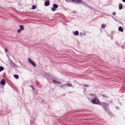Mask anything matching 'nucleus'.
<instances>
[{
    "label": "nucleus",
    "mask_w": 125,
    "mask_h": 125,
    "mask_svg": "<svg viewBox=\"0 0 125 125\" xmlns=\"http://www.w3.org/2000/svg\"><path fill=\"white\" fill-rule=\"evenodd\" d=\"M92 101L93 104H98L99 103V100L97 98H95L93 99Z\"/></svg>",
    "instance_id": "f257e3e1"
},
{
    "label": "nucleus",
    "mask_w": 125,
    "mask_h": 125,
    "mask_svg": "<svg viewBox=\"0 0 125 125\" xmlns=\"http://www.w3.org/2000/svg\"><path fill=\"white\" fill-rule=\"evenodd\" d=\"M67 2H70V0H71L76 3H81L82 2V0H65Z\"/></svg>",
    "instance_id": "f03ea898"
},
{
    "label": "nucleus",
    "mask_w": 125,
    "mask_h": 125,
    "mask_svg": "<svg viewBox=\"0 0 125 125\" xmlns=\"http://www.w3.org/2000/svg\"><path fill=\"white\" fill-rule=\"evenodd\" d=\"M28 60L29 61V62L31 63V64L34 67H36V65L35 63L32 60H31L29 58H28Z\"/></svg>",
    "instance_id": "7ed1b4c3"
},
{
    "label": "nucleus",
    "mask_w": 125,
    "mask_h": 125,
    "mask_svg": "<svg viewBox=\"0 0 125 125\" xmlns=\"http://www.w3.org/2000/svg\"><path fill=\"white\" fill-rule=\"evenodd\" d=\"M53 7H52V10L53 11H54L56 10V9L58 7V5L56 4H54L53 5Z\"/></svg>",
    "instance_id": "20e7f679"
},
{
    "label": "nucleus",
    "mask_w": 125,
    "mask_h": 125,
    "mask_svg": "<svg viewBox=\"0 0 125 125\" xmlns=\"http://www.w3.org/2000/svg\"><path fill=\"white\" fill-rule=\"evenodd\" d=\"M52 83H57L58 84H62V83L61 82L55 80L53 81H52Z\"/></svg>",
    "instance_id": "39448f33"
},
{
    "label": "nucleus",
    "mask_w": 125,
    "mask_h": 125,
    "mask_svg": "<svg viewBox=\"0 0 125 125\" xmlns=\"http://www.w3.org/2000/svg\"><path fill=\"white\" fill-rule=\"evenodd\" d=\"M50 2L49 1H47L45 2V5L46 6H48L50 5Z\"/></svg>",
    "instance_id": "423d86ee"
},
{
    "label": "nucleus",
    "mask_w": 125,
    "mask_h": 125,
    "mask_svg": "<svg viewBox=\"0 0 125 125\" xmlns=\"http://www.w3.org/2000/svg\"><path fill=\"white\" fill-rule=\"evenodd\" d=\"M63 85H65V86L68 87H73L72 85L71 84L69 83H66L65 84H63Z\"/></svg>",
    "instance_id": "0eeeda50"
},
{
    "label": "nucleus",
    "mask_w": 125,
    "mask_h": 125,
    "mask_svg": "<svg viewBox=\"0 0 125 125\" xmlns=\"http://www.w3.org/2000/svg\"><path fill=\"white\" fill-rule=\"evenodd\" d=\"M118 30L121 32H123V28L121 27H119L118 28Z\"/></svg>",
    "instance_id": "6e6552de"
},
{
    "label": "nucleus",
    "mask_w": 125,
    "mask_h": 125,
    "mask_svg": "<svg viewBox=\"0 0 125 125\" xmlns=\"http://www.w3.org/2000/svg\"><path fill=\"white\" fill-rule=\"evenodd\" d=\"M0 83L3 85H4L5 83V80L3 79L2 80L1 82Z\"/></svg>",
    "instance_id": "1a4fd4ad"
},
{
    "label": "nucleus",
    "mask_w": 125,
    "mask_h": 125,
    "mask_svg": "<svg viewBox=\"0 0 125 125\" xmlns=\"http://www.w3.org/2000/svg\"><path fill=\"white\" fill-rule=\"evenodd\" d=\"M123 6L122 4H120L119 5V10H121L123 9Z\"/></svg>",
    "instance_id": "9d476101"
},
{
    "label": "nucleus",
    "mask_w": 125,
    "mask_h": 125,
    "mask_svg": "<svg viewBox=\"0 0 125 125\" xmlns=\"http://www.w3.org/2000/svg\"><path fill=\"white\" fill-rule=\"evenodd\" d=\"M101 105L102 106L104 107L105 106H106L107 105L106 104L104 103H103L101 104Z\"/></svg>",
    "instance_id": "9b49d317"
},
{
    "label": "nucleus",
    "mask_w": 125,
    "mask_h": 125,
    "mask_svg": "<svg viewBox=\"0 0 125 125\" xmlns=\"http://www.w3.org/2000/svg\"><path fill=\"white\" fill-rule=\"evenodd\" d=\"M78 34V32L77 31H76L75 32H73V34L75 35H77Z\"/></svg>",
    "instance_id": "f8f14e48"
},
{
    "label": "nucleus",
    "mask_w": 125,
    "mask_h": 125,
    "mask_svg": "<svg viewBox=\"0 0 125 125\" xmlns=\"http://www.w3.org/2000/svg\"><path fill=\"white\" fill-rule=\"evenodd\" d=\"M23 26L21 25H20V29L21 31L23 30H24V28L23 27Z\"/></svg>",
    "instance_id": "ddd939ff"
},
{
    "label": "nucleus",
    "mask_w": 125,
    "mask_h": 125,
    "mask_svg": "<svg viewBox=\"0 0 125 125\" xmlns=\"http://www.w3.org/2000/svg\"><path fill=\"white\" fill-rule=\"evenodd\" d=\"M14 77L16 79H18L19 78V76L17 75H14Z\"/></svg>",
    "instance_id": "4468645a"
},
{
    "label": "nucleus",
    "mask_w": 125,
    "mask_h": 125,
    "mask_svg": "<svg viewBox=\"0 0 125 125\" xmlns=\"http://www.w3.org/2000/svg\"><path fill=\"white\" fill-rule=\"evenodd\" d=\"M106 25L103 24L102 25L101 27L102 28H104L106 27Z\"/></svg>",
    "instance_id": "2eb2a0df"
},
{
    "label": "nucleus",
    "mask_w": 125,
    "mask_h": 125,
    "mask_svg": "<svg viewBox=\"0 0 125 125\" xmlns=\"http://www.w3.org/2000/svg\"><path fill=\"white\" fill-rule=\"evenodd\" d=\"M36 8V7L35 6L33 5V6L32 7V9H35Z\"/></svg>",
    "instance_id": "dca6fc26"
},
{
    "label": "nucleus",
    "mask_w": 125,
    "mask_h": 125,
    "mask_svg": "<svg viewBox=\"0 0 125 125\" xmlns=\"http://www.w3.org/2000/svg\"><path fill=\"white\" fill-rule=\"evenodd\" d=\"M21 31V30L19 29V30H18V32L19 33H20V32Z\"/></svg>",
    "instance_id": "f3484780"
},
{
    "label": "nucleus",
    "mask_w": 125,
    "mask_h": 125,
    "mask_svg": "<svg viewBox=\"0 0 125 125\" xmlns=\"http://www.w3.org/2000/svg\"><path fill=\"white\" fill-rule=\"evenodd\" d=\"M84 87H89V86L88 85H85L84 86Z\"/></svg>",
    "instance_id": "a211bd4d"
},
{
    "label": "nucleus",
    "mask_w": 125,
    "mask_h": 125,
    "mask_svg": "<svg viewBox=\"0 0 125 125\" xmlns=\"http://www.w3.org/2000/svg\"><path fill=\"white\" fill-rule=\"evenodd\" d=\"M113 14L114 15H115L116 14V13L115 12H114L113 13Z\"/></svg>",
    "instance_id": "6ab92c4d"
},
{
    "label": "nucleus",
    "mask_w": 125,
    "mask_h": 125,
    "mask_svg": "<svg viewBox=\"0 0 125 125\" xmlns=\"http://www.w3.org/2000/svg\"><path fill=\"white\" fill-rule=\"evenodd\" d=\"M63 84H62L61 86V87H63L64 86H65V85H63Z\"/></svg>",
    "instance_id": "aec40b11"
},
{
    "label": "nucleus",
    "mask_w": 125,
    "mask_h": 125,
    "mask_svg": "<svg viewBox=\"0 0 125 125\" xmlns=\"http://www.w3.org/2000/svg\"><path fill=\"white\" fill-rule=\"evenodd\" d=\"M5 51L6 52H7V50L6 49H5Z\"/></svg>",
    "instance_id": "412c9836"
},
{
    "label": "nucleus",
    "mask_w": 125,
    "mask_h": 125,
    "mask_svg": "<svg viewBox=\"0 0 125 125\" xmlns=\"http://www.w3.org/2000/svg\"><path fill=\"white\" fill-rule=\"evenodd\" d=\"M122 1L123 2H125V0H122Z\"/></svg>",
    "instance_id": "4be33fe9"
},
{
    "label": "nucleus",
    "mask_w": 125,
    "mask_h": 125,
    "mask_svg": "<svg viewBox=\"0 0 125 125\" xmlns=\"http://www.w3.org/2000/svg\"><path fill=\"white\" fill-rule=\"evenodd\" d=\"M31 87H32V86L31 85Z\"/></svg>",
    "instance_id": "5701e85b"
}]
</instances>
